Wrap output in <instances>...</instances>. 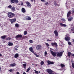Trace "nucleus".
<instances>
[{"label":"nucleus","mask_w":74,"mask_h":74,"mask_svg":"<svg viewBox=\"0 0 74 74\" xmlns=\"http://www.w3.org/2000/svg\"><path fill=\"white\" fill-rule=\"evenodd\" d=\"M5 37H6L5 36H3L1 37V38H2V39H5Z\"/></svg>","instance_id":"23"},{"label":"nucleus","mask_w":74,"mask_h":74,"mask_svg":"<svg viewBox=\"0 0 74 74\" xmlns=\"http://www.w3.org/2000/svg\"><path fill=\"white\" fill-rule=\"evenodd\" d=\"M19 56V54L18 53H16L14 56L15 58H17Z\"/></svg>","instance_id":"19"},{"label":"nucleus","mask_w":74,"mask_h":74,"mask_svg":"<svg viewBox=\"0 0 74 74\" xmlns=\"http://www.w3.org/2000/svg\"><path fill=\"white\" fill-rule=\"evenodd\" d=\"M65 39L66 41H70V37H69L66 36L65 38Z\"/></svg>","instance_id":"9"},{"label":"nucleus","mask_w":74,"mask_h":74,"mask_svg":"<svg viewBox=\"0 0 74 74\" xmlns=\"http://www.w3.org/2000/svg\"><path fill=\"white\" fill-rule=\"evenodd\" d=\"M73 33H74V32H73Z\"/></svg>","instance_id":"64"},{"label":"nucleus","mask_w":74,"mask_h":74,"mask_svg":"<svg viewBox=\"0 0 74 74\" xmlns=\"http://www.w3.org/2000/svg\"><path fill=\"white\" fill-rule=\"evenodd\" d=\"M23 65L24 67H26V64H23Z\"/></svg>","instance_id":"42"},{"label":"nucleus","mask_w":74,"mask_h":74,"mask_svg":"<svg viewBox=\"0 0 74 74\" xmlns=\"http://www.w3.org/2000/svg\"><path fill=\"white\" fill-rule=\"evenodd\" d=\"M15 3H19V1L18 0H15Z\"/></svg>","instance_id":"34"},{"label":"nucleus","mask_w":74,"mask_h":74,"mask_svg":"<svg viewBox=\"0 0 74 74\" xmlns=\"http://www.w3.org/2000/svg\"><path fill=\"white\" fill-rule=\"evenodd\" d=\"M67 3H68V2H66V4H67Z\"/></svg>","instance_id":"61"},{"label":"nucleus","mask_w":74,"mask_h":74,"mask_svg":"<svg viewBox=\"0 0 74 74\" xmlns=\"http://www.w3.org/2000/svg\"><path fill=\"white\" fill-rule=\"evenodd\" d=\"M21 5H23V2H22L21 1Z\"/></svg>","instance_id":"48"},{"label":"nucleus","mask_w":74,"mask_h":74,"mask_svg":"<svg viewBox=\"0 0 74 74\" xmlns=\"http://www.w3.org/2000/svg\"><path fill=\"white\" fill-rule=\"evenodd\" d=\"M15 50L16 51H18V49H16V48H15Z\"/></svg>","instance_id":"50"},{"label":"nucleus","mask_w":74,"mask_h":74,"mask_svg":"<svg viewBox=\"0 0 74 74\" xmlns=\"http://www.w3.org/2000/svg\"><path fill=\"white\" fill-rule=\"evenodd\" d=\"M39 72L38 71H35V73H36V74H38Z\"/></svg>","instance_id":"44"},{"label":"nucleus","mask_w":74,"mask_h":74,"mask_svg":"<svg viewBox=\"0 0 74 74\" xmlns=\"http://www.w3.org/2000/svg\"><path fill=\"white\" fill-rule=\"evenodd\" d=\"M8 45H9V46H12V45H13V43L9 42L8 44Z\"/></svg>","instance_id":"18"},{"label":"nucleus","mask_w":74,"mask_h":74,"mask_svg":"<svg viewBox=\"0 0 74 74\" xmlns=\"http://www.w3.org/2000/svg\"><path fill=\"white\" fill-rule=\"evenodd\" d=\"M36 71V70H34V71Z\"/></svg>","instance_id":"62"},{"label":"nucleus","mask_w":74,"mask_h":74,"mask_svg":"<svg viewBox=\"0 0 74 74\" xmlns=\"http://www.w3.org/2000/svg\"><path fill=\"white\" fill-rule=\"evenodd\" d=\"M29 50L31 52H32L33 53H34V51H33V47H31L29 48Z\"/></svg>","instance_id":"13"},{"label":"nucleus","mask_w":74,"mask_h":74,"mask_svg":"<svg viewBox=\"0 0 74 74\" xmlns=\"http://www.w3.org/2000/svg\"><path fill=\"white\" fill-rule=\"evenodd\" d=\"M26 66H24V69H26Z\"/></svg>","instance_id":"60"},{"label":"nucleus","mask_w":74,"mask_h":74,"mask_svg":"<svg viewBox=\"0 0 74 74\" xmlns=\"http://www.w3.org/2000/svg\"><path fill=\"white\" fill-rule=\"evenodd\" d=\"M31 1L32 2H33V0H31Z\"/></svg>","instance_id":"58"},{"label":"nucleus","mask_w":74,"mask_h":74,"mask_svg":"<svg viewBox=\"0 0 74 74\" xmlns=\"http://www.w3.org/2000/svg\"><path fill=\"white\" fill-rule=\"evenodd\" d=\"M24 35H26V34H27V31H25L24 32Z\"/></svg>","instance_id":"38"},{"label":"nucleus","mask_w":74,"mask_h":74,"mask_svg":"<svg viewBox=\"0 0 74 74\" xmlns=\"http://www.w3.org/2000/svg\"><path fill=\"white\" fill-rule=\"evenodd\" d=\"M68 56H69V57H70V56L71 55V52H68Z\"/></svg>","instance_id":"29"},{"label":"nucleus","mask_w":74,"mask_h":74,"mask_svg":"<svg viewBox=\"0 0 74 74\" xmlns=\"http://www.w3.org/2000/svg\"><path fill=\"white\" fill-rule=\"evenodd\" d=\"M71 55L72 56H73V57H74V54H71Z\"/></svg>","instance_id":"51"},{"label":"nucleus","mask_w":74,"mask_h":74,"mask_svg":"<svg viewBox=\"0 0 74 74\" xmlns=\"http://www.w3.org/2000/svg\"><path fill=\"white\" fill-rule=\"evenodd\" d=\"M10 22H11V23H14V22H16V19L14 18L13 19H11L10 20Z\"/></svg>","instance_id":"10"},{"label":"nucleus","mask_w":74,"mask_h":74,"mask_svg":"<svg viewBox=\"0 0 74 74\" xmlns=\"http://www.w3.org/2000/svg\"><path fill=\"white\" fill-rule=\"evenodd\" d=\"M68 43L69 44V45H71V42L69 41L68 42Z\"/></svg>","instance_id":"41"},{"label":"nucleus","mask_w":74,"mask_h":74,"mask_svg":"<svg viewBox=\"0 0 74 74\" xmlns=\"http://www.w3.org/2000/svg\"><path fill=\"white\" fill-rule=\"evenodd\" d=\"M10 39L11 38H10V37H8V38H6V40H10Z\"/></svg>","instance_id":"36"},{"label":"nucleus","mask_w":74,"mask_h":74,"mask_svg":"<svg viewBox=\"0 0 74 74\" xmlns=\"http://www.w3.org/2000/svg\"><path fill=\"white\" fill-rule=\"evenodd\" d=\"M71 14V12L69 11L68 12V14H67V17L68 18L70 16V15Z\"/></svg>","instance_id":"21"},{"label":"nucleus","mask_w":74,"mask_h":74,"mask_svg":"<svg viewBox=\"0 0 74 74\" xmlns=\"http://www.w3.org/2000/svg\"><path fill=\"white\" fill-rule=\"evenodd\" d=\"M71 62H72V67H73V68H74V63H73V62H72V61H71Z\"/></svg>","instance_id":"35"},{"label":"nucleus","mask_w":74,"mask_h":74,"mask_svg":"<svg viewBox=\"0 0 74 74\" xmlns=\"http://www.w3.org/2000/svg\"><path fill=\"white\" fill-rule=\"evenodd\" d=\"M37 65H38L37 64L36 65V66H37Z\"/></svg>","instance_id":"63"},{"label":"nucleus","mask_w":74,"mask_h":74,"mask_svg":"<svg viewBox=\"0 0 74 74\" xmlns=\"http://www.w3.org/2000/svg\"><path fill=\"white\" fill-rule=\"evenodd\" d=\"M73 17H71L68 19V21L69 22H70V21H71V20H73Z\"/></svg>","instance_id":"17"},{"label":"nucleus","mask_w":74,"mask_h":74,"mask_svg":"<svg viewBox=\"0 0 74 74\" xmlns=\"http://www.w3.org/2000/svg\"><path fill=\"white\" fill-rule=\"evenodd\" d=\"M23 74H26L25 73V72H24L23 73Z\"/></svg>","instance_id":"57"},{"label":"nucleus","mask_w":74,"mask_h":74,"mask_svg":"<svg viewBox=\"0 0 74 74\" xmlns=\"http://www.w3.org/2000/svg\"><path fill=\"white\" fill-rule=\"evenodd\" d=\"M15 66H16V64L15 63L12 64L10 65V67H14Z\"/></svg>","instance_id":"16"},{"label":"nucleus","mask_w":74,"mask_h":74,"mask_svg":"<svg viewBox=\"0 0 74 74\" xmlns=\"http://www.w3.org/2000/svg\"><path fill=\"white\" fill-rule=\"evenodd\" d=\"M31 69V68L30 67H29V68L27 69L26 72H29L30 70Z\"/></svg>","instance_id":"24"},{"label":"nucleus","mask_w":74,"mask_h":74,"mask_svg":"<svg viewBox=\"0 0 74 74\" xmlns=\"http://www.w3.org/2000/svg\"><path fill=\"white\" fill-rule=\"evenodd\" d=\"M50 51H51V50H52V51H53V50L52 49L50 48Z\"/></svg>","instance_id":"53"},{"label":"nucleus","mask_w":74,"mask_h":74,"mask_svg":"<svg viewBox=\"0 0 74 74\" xmlns=\"http://www.w3.org/2000/svg\"><path fill=\"white\" fill-rule=\"evenodd\" d=\"M50 53L52 54V55L54 57H55V56H56V54L57 53L56 52H53L52 50H50Z\"/></svg>","instance_id":"3"},{"label":"nucleus","mask_w":74,"mask_h":74,"mask_svg":"<svg viewBox=\"0 0 74 74\" xmlns=\"http://www.w3.org/2000/svg\"><path fill=\"white\" fill-rule=\"evenodd\" d=\"M11 9L12 11H15V9L14 7L12 8Z\"/></svg>","instance_id":"22"},{"label":"nucleus","mask_w":74,"mask_h":74,"mask_svg":"<svg viewBox=\"0 0 74 74\" xmlns=\"http://www.w3.org/2000/svg\"><path fill=\"white\" fill-rule=\"evenodd\" d=\"M45 4L46 5H47V4H48V2H45Z\"/></svg>","instance_id":"46"},{"label":"nucleus","mask_w":74,"mask_h":74,"mask_svg":"<svg viewBox=\"0 0 74 74\" xmlns=\"http://www.w3.org/2000/svg\"><path fill=\"white\" fill-rule=\"evenodd\" d=\"M29 42H30V44H32V43H33V40H30L29 41Z\"/></svg>","instance_id":"30"},{"label":"nucleus","mask_w":74,"mask_h":74,"mask_svg":"<svg viewBox=\"0 0 74 74\" xmlns=\"http://www.w3.org/2000/svg\"><path fill=\"white\" fill-rule=\"evenodd\" d=\"M9 71H10V72H12V69H10L9 70Z\"/></svg>","instance_id":"45"},{"label":"nucleus","mask_w":74,"mask_h":74,"mask_svg":"<svg viewBox=\"0 0 74 74\" xmlns=\"http://www.w3.org/2000/svg\"><path fill=\"white\" fill-rule=\"evenodd\" d=\"M51 45L52 46H54V45H55V46H56V47H57V46H58L57 43L56 42L52 43Z\"/></svg>","instance_id":"14"},{"label":"nucleus","mask_w":74,"mask_h":74,"mask_svg":"<svg viewBox=\"0 0 74 74\" xmlns=\"http://www.w3.org/2000/svg\"><path fill=\"white\" fill-rule=\"evenodd\" d=\"M61 21H63L64 22H65L66 21V20L64 19V18H62L61 19Z\"/></svg>","instance_id":"37"},{"label":"nucleus","mask_w":74,"mask_h":74,"mask_svg":"<svg viewBox=\"0 0 74 74\" xmlns=\"http://www.w3.org/2000/svg\"><path fill=\"white\" fill-rule=\"evenodd\" d=\"M55 35L56 37H58V32L56 30H55L54 31Z\"/></svg>","instance_id":"11"},{"label":"nucleus","mask_w":74,"mask_h":74,"mask_svg":"<svg viewBox=\"0 0 74 74\" xmlns=\"http://www.w3.org/2000/svg\"><path fill=\"white\" fill-rule=\"evenodd\" d=\"M71 30L72 31H74V27H73L72 28H71Z\"/></svg>","instance_id":"43"},{"label":"nucleus","mask_w":74,"mask_h":74,"mask_svg":"<svg viewBox=\"0 0 74 74\" xmlns=\"http://www.w3.org/2000/svg\"><path fill=\"white\" fill-rule=\"evenodd\" d=\"M61 66L62 67H65V65L63 64H61Z\"/></svg>","instance_id":"31"},{"label":"nucleus","mask_w":74,"mask_h":74,"mask_svg":"<svg viewBox=\"0 0 74 74\" xmlns=\"http://www.w3.org/2000/svg\"><path fill=\"white\" fill-rule=\"evenodd\" d=\"M41 45H38L36 46V49H37V50H39V49H40L41 48Z\"/></svg>","instance_id":"5"},{"label":"nucleus","mask_w":74,"mask_h":74,"mask_svg":"<svg viewBox=\"0 0 74 74\" xmlns=\"http://www.w3.org/2000/svg\"><path fill=\"white\" fill-rule=\"evenodd\" d=\"M15 26V27H19V24L17 23H16V24Z\"/></svg>","instance_id":"28"},{"label":"nucleus","mask_w":74,"mask_h":74,"mask_svg":"<svg viewBox=\"0 0 74 74\" xmlns=\"http://www.w3.org/2000/svg\"><path fill=\"white\" fill-rule=\"evenodd\" d=\"M22 37V35H18L16 36V38H20Z\"/></svg>","instance_id":"12"},{"label":"nucleus","mask_w":74,"mask_h":74,"mask_svg":"<svg viewBox=\"0 0 74 74\" xmlns=\"http://www.w3.org/2000/svg\"><path fill=\"white\" fill-rule=\"evenodd\" d=\"M62 54H63V52L61 51L60 53H58L57 55V57H60V56H62Z\"/></svg>","instance_id":"4"},{"label":"nucleus","mask_w":74,"mask_h":74,"mask_svg":"<svg viewBox=\"0 0 74 74\" xmlns=\"http://www.w3.org/2000/svg\"><path fill=\"white\" fill-rule=\"evenodd\" d=\"M23 63H25V64H27V63L26 62H23Z\"/></svg>","instance_id":"54"},{"label":"nucleus","mask_w":74,"mask_h":74,"mask_svg":"<svg viewBox=\"0 0 74 74\" xmlns=\"http://www.w3.org/2000/svg\"><path fill=\"white\" fill-rule=\"evenodd\" d=\"M47 55H48V53H47V51H45V56H46Z\"/></svg>","instance_id":"26"},{"label":"nucleus","mask_w":74,"mask_h":74,"mask_svg":"<svg viewBox=\"0 0 74 74\" xmlns=\"http://www.w3.org/2000/svg\"><path fill=\"white\" fill-rule=\"evenodd\" d=\"M47 41H51V40L48 39L47 40Z\"/></svg>","instance_id":"49"},{"label":"nucleus","mask_w":74,"mask_h":74,"mask_svg":"<svg viewBox=\"0 0 74 74\" xmlns=\"http://www.w3.org/2000/svg\"><path fill=\"white\" fill-rule=\"evenodd\" d=\"M45 44L47 47H49V44H48V43H45Z\"/></svg>","instance_id":"39"},{"label":"nucleus","mask_w":74,"mask_h":74,"mask_svg":"<svg viewBox=\"0 0 74 74\" xmlns=\"http://www.w3.org/2000/svg\"><path fill=\"white\" fill-rule=\"evenodd\" d=\"M0 56H2V55L0 53Z\"/></svg>","instance_id":"56"},{"label":"nucleus","mask_w":74,"mask_h":74,"mask_svg":"<svg viewBox=\"0 0 74 74\" xmlns=\"http://www.w3.org/2000/svg\"><path fill=\"white\" fill-rule=\"evenodd\" d=\"M54 5L56 6V5L57 6H59V5L58 4H57V3L56 2H55Z\"/></svg>","instance_id":"33"},{"label":"nucleus","mask_w":74,"mask_h":74,"mask_svg":"<svg viewBox=\"0 0 74 74\" xmlns=\"http://www.w3.org/2000/svg\"><path fill=\"white\" fill-rule=\"evenodd\" d=\"M40 64H41V66H42V65H43V64H44V61H42L40 63Z\"/></svg>","instance_id":"25"},{"label":"nucleus","mask_w":74,"mask_h":74,"mask_svg":"<svg viewBox=\"0 0 74 74\" xmlns=\"http://www.w3.org/2000/svg\"><path fill=\"white\" fill-rule=\"evenodd\" d=\"M72 12L73 13H74V10L72 11Z\"/></svg>","instance_id":"55"},{"label":"nucleus","mask_w":74,"mask_h":74,"mask_svg":"<svg viewBox=\"0 0 74 74\" xmlns=\"http://www.w3.org/2000/svg\"><path fill=\"white\" fill-rule=\"evenodd\" d=\"M24 38H27V37L26 36H24Z\"/></svg>","instance_id":"52"},{"label":"nucleus","mask_w":74,"mask_h":74,"mask_svg":"<svg viewBox=\"0 0 74 74\" xmlns=\"http://www.w3.org/2000/svg\"><path fill=\"white\" fill-rule=\"evenodd\" d=\"M61 26H64V27H66L67 26V25L65 24H63L62 23H61L60 24Z\"/></svg>","instance_id":"20"},{"label":"nucleus","mask_w":74,"mask_h":74,"mask_svg":"<svg viewBox=\"0 0 74 74\" xmlns=\"http://www.w3.org/2000/svg\"><path fill=\"white\" fill-rule=\"evenodd\" d=\"M55 62H51V61L49 60L47 61V63L49 65V64H53Z\"/></svg>","instance_id":"6"},{"label":"nucleus","mask_w":74,"mask_h":74,"mask_svg":"<svg viewBox=\"0 0 74 74\" xmlns=\"http://www.w3.org/2000/svg\"><path fill=\"white\" fill-rule=\"evenodd\" d=\"M21 11L23 13H25V12H26V10H25V8H22L21 9Z\"/></svg>","instance_id":"15"},{"label":"nucleus","mask_w":74,"mask_h":74,"mask_svg":"<svg viewBox=\"0 0 74 74\" xmlns=\"http://www.w3.org/2000/svg\"><path fill=\"white\" fill-rule=\"evenodd\" d=\"M34 54L35 55V56H36V57H39V56L37 54L34 53Z\"/></svg>","instance_id":"32"},{"label":"nucleus","mask_w":74,"mask_h":74,"mask_svg":"<svg viewBox=\"0 0 74 74\" xmlns=\"http://www.w3.org/2000/svg\"><path fill=\"white\" fill-rule=\"evenodd\" d=\"M12 7V6H11V5H10L8 7V8H11Z\"/></svg>","instance_id":"40"},{"label":"nucleus","mask_w":74,"mask_h":74,"mask_svg":"<svg viewBox=\"0 0 74 74\" xmlns=\"http://www.w3.org/2000/svg\"><path fill=\"white\" fill-rule=\"evenodd\" d=\"M25 3L26 4L27 6L28 7H30L32 6L31 4H30V3L28 1L26 2Z\"/></svg>","instance_id":"7"},{"label":"nucleus","mask_w":74,"mask_h":74,"mask_svg":"<svg viewBox=\"0 0 74 74\" xmlns=\"http://www.w3.org/2000/svg\"><path fill=\"white\" fill-rule=\"evenodd\" d=\"M8 16L9 18H12L14 16H15V14L14 13H12L11 12H9L8 13Z\"/></svg>","instance_id":"1"},{"label":"nucleus","mask_w":74,"mask_h":74,"mask_svg":"<svg viewBox=\"0 0 74 74\" xmlns=\"http://www.w3.org/2000/svg\"><path fill=\"white\" fill-rule=\"evenodd\" d=\"M47 72L49 74H56L50 69H47Z\"/></svg>","instance_id":"2"},{"label":"nucleus","mask_w":74,"mask_h":74,"mask_svg":"<svg viewBox=\"0 0 74 74\" xmlns=\"http://www.w3.org/2000/svg\"><path fill=\"white\" fill-rule=\"evenodd\" d=\"M41 1L43 2H45V0H41Z\"/></svg>","instance_id":"47"},{"label":"nucleus","mask_w":74,"mask_h":74,"mask_svg":"<svg viewBox=\"0 0 74 74\" xmlns=\"http://www.w3.org/2000/svg\"><path fill=\"white\" fill-rule=\"evenodd\" d=\"M1 68L0 66V71H1Z\"/></svg>","instance_id":"59"},{"label":"nucleus","mask_w":74,"mask_h":74,"mask_svg":"<svg viewBox=\"0 0 74 74\" xmlns=\"http://www.w3.org/2000/svg\"><path fill=\"white\" fill-rule=\"evenodd\" d=\"M15 0H11V2L12 3H15Z\"/></svg>","instance_id":"27"},{"label":"nucleus","mask_w":74,"mask_h":74,"mask_svg":"<svg viewBox=\"0 0 74 74\" xmlns=\"http://www.w3.org/2000/svg\"><path fill=\"white\" fill-rule=\"evenodd\" d=\"M31 18L29 16H26V18H25V20H26V21H30L31 20Z\"/></svg>","instance_id":"8"}]
</instances>
